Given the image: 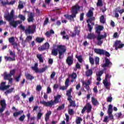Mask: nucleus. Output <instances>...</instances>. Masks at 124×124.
I'll list each match as a JSON object with an SVG mask.
<instances>
[{
    "label": "nucleus",
    "instance_id": "nucleus-1",
    "mask_svg": "<svg viewBox=\"0 0 124 124\" xmlns=\"http://www.w3.org/2000/svg\"><path fill=\"white\" fill-rule=\"evenodd\" d=\"M80 8H81V7L77 4L73 6L71 10L72 15L66 14L64 15V17H65V19L67 20L75 22V20L74 19V18H76V16L78 14V12L80 10Z\"/></svg>",
    "mask_w": 124,
    "mask_h": 124
},
{
    "label": "nucleus",
    "instance_id": "nucleus-2",
    "mask_svg": "<svg viewBox=\"0 0 124 124\" xmlns=\"http://www.w3.org/2000/svg\"><path fill=\"white\" fill-rule=\"evenodd\" d=\"M58 52H59V59L62 60L63 58L64 53L66 52V47L64 45H58L57 46V49H53L51 50V55L52 56H58Z\"/></svg>",
    "mask_w": 124,
    "mask_h": 124
},
{
    "label": "nucleus",
    "instance_id": "nucleus-3",
    "mask_svg": "<svg viewBox=\"0 0 124 124\" xmlns=\"http://www.w3.org/2000/svg\"><path fill=\"white\" fill-rule=\"evenodd\" d=\"M103 30H104V27L101 25L98 26L96 28L95 32L98 34L97 36V45L98 46H101V45H102V43H103V40L101 39H104V38L107 37V33L106 32H105L104 35H101V31H103Z\"/></svg>",
    "mask_w": 124,
    "mask_h": 124
},
{
    "label": "nucleus",
    "instance_id": "nucleus-4",
    "mask_svg": "<svg viewBox=\"0 0 124 124\" xmlns=\"http://www.w3.org/2000/svg\"><path fill=\"white\" fill-rule=\"evenodd\" d=\"M62 97V96L60 94L57 95L56 96L54 97V100H51L50 101H45L44 100L40 101V104L42 105H43L45 107H52L53 105L55 104H58V103H60V99Z\"/></svg>",
    "mask_w": 124,
    "mask_h": 124
},
{
    "label": "nucleus",
    "instance_id": "nucleus-5",
    "mask_svg": "<svg viewBox=\"0 0 124 124\" xmlns=\"http://www.w3.org/2000/svg\"><path fill=\"white\" fill-rule=\"evenodd\" d=\"M31 68L34 71H35V73H43V72H45L46 69L48 68V67L46 66L42 69L38 68V63H35L34 64V66H31Z\"/></svg>",
    "mask_w": 124,
    "mask_h": 124
},
{
    "label": "nucleus",
    "instance_id": "nucleus-6",
    "mask_svg": "<svg viewBox=\"0 0 124 124\" xmlns=\"http://www.w3.org/2000/svg\"><path fill=\"white\" fill-rule=\"evenodd\" d=\"M94 52L96 54H97V55H100V56H101L102 55L103 56H104V55H105L106 57H110V56H111V54H110L109 52H107L106 50H104L103 49L94 48Z\"/></svg>",
    "mask_w": 124,
    "mask_h": 124
},
{
    "label": "nucleus",
    "instance_id": "nucleus-7",
    "mask_svg": "<svg viewBox=\"0 0 124 124\" xmlns=\"http://www.w3.org/2000/svg\"><path fill=\"white\" fill-rule=\"evenodd\" d=\"M36 26L34 25L28 26V27L25 30V32L26 34H33L35 32Z\"/></svg>",
    "mask_w": 124,
    "mask_h": 124
},
{
    "label": "nucleus",
    "instance_id": "nucleus-8",
    "mask_svg": "<svg viewBox=\"0 0 124 124\" xmlns=\"http://www.w3.org/2000/svg\"><path fill=\"white\" fill-rule=\"evenodd\" d=\"M105 63L101 64V67L104 68V70L106 71V67H108V68H111L112 67V65H113V63L112 62H110V60L107 58H105Z\"/></svg>",
    "mask_w": 124,
    "mask_h": 124
},
{
    "label": "nucleus",
    "instance_id": "nucleus-9",
    "mask_svg": "<svg viewBox=\"0 0 124 124\" xmlns=\"http://www.w3.org/2000/svg\"><path fill=\"white\" fill-rule=\"evenodd\" d=\"M92 109H93L92 104L89 102H87L82 108L81 110V114H84L86 111L87 113H91L92 112Z\"/></svg>",
    "mask_w": 124,
    "mask_h": 124
},
{
    "label": "nucleus",
    "instance_id": "nucleus-10",
    "mask_svg": "<svg viewBox=\"0 0 124 124\" xmlns=\"http://www.w3.org/2000/svg\"><path fill=\"white\" fill-rule=\"evenodd\" d=\"M9 53L10 54V56H12L13 58L11 57L4 56V59L6 62H14L16 61V59H15V57H16L15 53L10 49L9 50Z\"/></svg>",
    "mask_w": 124,
    "mask_h": 124
},
{
    "label": "nucleus",
    "instance_id": "nucleus-11",
    "mask_svg": "<svg viewBox=\"0 0 124 124\" xmlns=\"http://www.w3.org/2000/svg\"><path fill=\"white\" fill-rule=\"evenodd\" d=\"M0 105L1 106V108H0V114L1 116H3V114L2 112L4 110H5V108H6V103L5 102V100H0Z\"/></svg>",
    "mask_w": 124,
    "mask_h": 124
},
{
    "label": "nucleus",
    "instance_id": "nucleus-12",
    "mask_svg": "<svg viewBox=\"0 0 124 124\" xmlns=\"http://www.w3.org/2000/svg\"><path fill=\"white\" fill-rule=\"evenodd\" d=\"M124 46V44L122 43L121 40L115 41L114 44H113V47H115V50H117L118 49H121Z\"/></svg>",
    "mask_w": 124,
    "mask_h": 124
},
{
    "label": "nucleus",
    "instance_id": "nucleus-13",
    "mask_svg": "<svg viewBox=\"0 0 124 124\" xmlns=\"http://www.w3.org/2000/svg\"><path fill=\"white\" fill-rule=\"evenodd\" d=\"M4 18L7 21H8V22H10V21L13 20V19H14V10H12L10 14L6 15Z\"/></svg>",
    "mask_w": 124,
    "mask_h": 124
},
{
    "label": "nucleus",
    "instance_id": "nucleus-14",
    "mask_svg": "<svg viewBox=\"0 0 124 124\" xmlns=\"http://www.w3.org/2000/svg\"><path fill=\"white\" fill-rule=\"evenodd\" d=\"M49 48H50V44H49V43L46 42L41 46H39L38 48V50L40 51V52H42V51H44L45 50H48Z\"/></svg>",
    "mask_w": 124,
    "mask_h": 124
},
{
    "label": "nucleus",
    "instance_id": "nucleus-15",
    "mask_svg": "<svg viewBox=\"0 0 124 124\" xmlns=\"http://www.w3.org/2000/svg\"><path fill=\"white\" fill-rule=\"evenodd\" d=\"M81 31L78 29V27L75 26L74 32H72V34L70 35L71 37H75L76 35H80V32Z\"/></svg>",
    "mask_w": 124,
    "mask_h": 124
},
{
    "label": "nucleus",
    "instance_id": "nucleus-16",
    "mask_svg": "<svg viewBox=\"0 0 124 124\" xmlns=\"http://www.w3.org/2000/svg\"><path fill=\"white\" fill-rule=\"evenodd\" d=\"M27 21L28 23H31L34 21V13L31 12L28 15Z\"/></svg>",
    "mask_w": 124,
    "mask_h": 124
},
{
    "label": "nucleus",
    "instance_id": "nucleus-17",
    "mask_svg": "<svg viewBox=\"0 0 124 124\" xmlns=\"http://www.w3.org/2000/svg\"><path fill=\"white\" fill-rule=\"evenodd\" d=\"M21 23H22V22L20 20H11L10 21L9 24L10 26H12L13 27V28H17L18 25H19V24H21Z\"/></svg>",
    "mask_w": 124,
    "mask_h": 124
},
{
    "label": "nucleus",
    "instance_id": "nucleus-18",
    "mask_svg": "<svg viewBox=\"0 0 124 124\" xmlns=\"http://www.w3.org/2000/svg\"><path fill=\"white\" fill-rule=\"evenodd\" d=\"M73 56H69L67 58V59L66 60V62L69 65V66H70L72 64H73Z\"/></svg>",
    "mask_w": 124,
    "mask_h": 124
},
{
    "label": "nucleus",
    "instance_id": "nucleus-19",
    "mask_svg": "<svg viewBox=\"0 0 124 124\" xmlns=\"http://www.w3.org/2000/svg\"><path fill=\"white\" fill-rule=\"evenodd\" d=\"M93 10H94V8L93 7L90 8V10L86 15V17H88V18H92V17L93 16Z\"/></svg>",
    "mask_w": 124,
    "mask_h": 124
},
{
    "label": "nucleus",
    "instance_id": "nucleus-20",
    "mask_svg": "<svg viewBox=\"0 0 124 124\" xmlns=\"http://www.w3.org/2000/svg\"><path fill=\"white\" fill-rule=\"evenodd\" d=\"M15 3V1H12L9 2L8 1V0H7L6 1L2 0L1 2V5H2V6H5V5H10L11 4H14Z\"/></svg>",
    "mask_w": 124,
    "mask_h": 124
},
{
    "label": "nucleus",
    "instance_id": "nucleus-21",
    "mask_svg": "<svg viewBox=\"0 0 124 124\" xmlns=\"http://www.w3.org/2000/svg\"><path fill=\"white\" fill-rule=\"evenodd\" d=\"M10 87V85H5V82H2L1 83L0 86V91H4V90H7L9 87Z\"/></svg>",
    "mask_w": 124,
    "mask_h": 124
},
{
    "label": "nucleus",
    "instance_id": "nucleus-22",
    "mask_svg": "<svg viewBox=\"0 0 124 124\" xmlns=\"http://www.w3.org/2000/svg\"><path fill=\"white\" fill-rule=\"evenodd\" d=\"M71 93H72V88H70L69 90L66 91V95L68 96L67 100H68V101H70L71 98H72Z\"/></svg>",
    "mask_w": 124,
    "mask_h": 124
},
{
    "label": "nucleus",
    "instance_id": "nucleus-23",
    "mask_svg": "<svg viewBox=\"0 0 124 124\" xmlns=\"http://www.w3.org/2000/svg\"><path fill=\"white\" fill-rule=\"evenodd\" d=\"M25 76L27 80H30V81H32L34 79V77L31 75V74L26 73L25 74Z\"/></svg>",
    "mask_w": 124,
    "mask_h": 124
},
{
    "label": "nucleus",
    "instance_id": "nucleus-24",
    "mask_svg": "<svg viewBox=\"0 0 124 124\" xmlns=\"http://www.w3.org/2000/svg\"><path fill=\"white\" fill-rule=\"evenodd\" d=\"M69 77H71L72 78V79L71 80V83H73V82H74V80H76V78H77V74L73 72L69 75Z\"/></svg>",
    "mask_w": 124,
    "mask_h": 124
},
{
    "label": "nucleus",
    "instance_id": "nucleus-25",
    "mask_svg": "<svg viewBox=\"0 0 124 124\" xmlns=\"http://www.w3.org/2000/svg\"><path fill=\"white\" fill-rule=\"evenodd\" d=\"M93 69H88L86 71L85 75L87 77H90V76H92V75H93Z\"/></svg>",
    "mask_w": 124,
    "mask_h": 124
},
{
    "label": "nucleus",
    "instance_id": "nucleus-26",
    "mask_svg": "<svg viewBox=\"0 0 124 124\" xmlns=\"http://www.w3.org/2000/svg\"><path fill=\"white\" fill-rule=\"evenodd\" d=\"M24 113V110H20L17 112H15L13 113V116L15 118H17L18 116H20V115H22Z\"/></svg>",
    "mask_w": 124,
    "mask_h": 124
},
{
    "label": "nucleus",
    "instance_id": "nucleus-27",
    "mask_svg": "<svg viewBox=\"0 0 124 124\" xmlns=\"http://www.w3.org/2000/svg\"><path fill=\"white\" fill-rule=\"evenodd\" d=\"M92 104L94 106H96V105H98V104H99V103L98 102V101H97L96 99H95V98H94V97H92Z\"/></svg>",
    "mask_w": 124,
    "mask_h": 124
},
{
    "label": "nucleus",
    "instance_id": "nucleus-28",
    "mask_svg": "<svg viewBox=\"0 0 124 124\" xmlns=\"http://www.w3.org/2000/svg\"><path fill=\"white\" fill-rule=\"evenodd\" d=\"M87 38L88 39H94L95 38V35H94V33H88Z\"/></svg>",
    "mask_w": 124,
    "mask_h": 124
},
{
    "label": "nucleus",
    "instance_id": "nucleus-29",
    "mask_svg": "<svg viewBox=\"0 0 124 124\" xmlns=\"http://www.w3.org/2000/svg\"><path fill=\"white\" fill-rule=\"evenodd\" d=\"M36 57L39 60L40 62H44V60L43 59V57H42V54H38L36 55Z\"/></svg>",
    "mask_w": 124,
    "mask_h": 124
},
{
    "label": "nucleus",
    "instance_id": "nucleus-30",
    "mask_svg": "<svg viewBox=\"0 0 124 124\" xmlns=\"http://www.w3.org/2000/svg\"><path fill=\"white\" fill-rule=\"evenodd\" d=\"M52 114V111H48L46 114L45 117V121L46 122H48L49 119H50V116Z\"/></svg>",
    "mask_w": 124,
    "mask_h": 124
},
{
    "label": "nucleus",
    "instance_id": "nucleus-31",
    "mask_svg": "<svg viewBox=\"0 0 124 124\" xmlns=\"http://www.w3.org/2000/svg\"><path fill=\"white\" fill-rule=\"evenodd\" d=\"M12 76L10 74H7L6 72L4 73V78L5 80L10 79Z\"/></svg>",
    "mask_w": 124,
    "mask_h": 124
},
{
    "label": "nucleus",
    "instance_id": "nucleus-32",
    "mask_svg": "<svg viewBox=\"0 0 124 124\" xmlns=\"http://www.w3.org/2000/svg\"><path fill=\"white\" fill-rule=\"evenodd\" d=\"M113 113V106L111 104L108 105V115H111Z\"/></svg>",
    "mask_w": 124,
    "mask_h": 124
},
{
    "label": "nucleus",
    "instance_id": "nucleus-33",
    "mask_svg": "<svg viewBox=\"0 0 124 124\" xmlns=\"http://www.w3.org/2000/svg\"><path fill=\"white\" fill-rule=\"evenodd\" d=\"M103 84H104V86L107 89H108V87L111 86V83L107 82V81L104 80L103 81Z\"/></svg>",
    "mask_w": 124,
    "mask_h": 124
},
{
    "label": "nucleus",
    "instance_id": "nucleus-34",
    "mask_svg": "<svg viewBox=\"0 0 124 124\" xmlns=\"http://www.w3.org/2000/svg\"><path fill=\"white\" fill-rule=\"evenodd\" d=\"M69 102L70 103V105L68 106V107H75V106H76L75 101L72 100L71 98V100L69 101Z\"/></svg>",
    "mask_w": 124,
    "mask_h": 124
},
{
    "label": "nucleus",
    "instance_id": "nucleus-35",
    "mask_svg": "<svg viewBox=\"0 0 124 124\" xmlns=\"http://www.w3.org/2000/svg\"><path fill=\"white\" fill-rule=\"evenodd\" d=\"M44 40H45V38L38 37H37L35 39V41L37 42V43H42Z\"/></svg>",
    "mask_w": 124,
    "mask_h": 124
},
{
    "label": "nucleus",
    "instance_id": "nucleus-36",
    "mask_svg": "<svg viewBox=\"0 0 124 124\" xmlns=\"http://www.w3.org/2000/svg\"><path fill=\"white\" fill-rule=\"evenodd\" d=\"M100 22L101 24H105V22H106V19L104 17V16L102 15L100 17Z\"/></svg>",
    "mask_w": 124,
    "mask_h": 124
},
{
    "label": "nucleus",
    "instance_id": "nucleus-37",
    "mask_svg": "<svg viewBox=\"0 0 124 124\" xmlns=\"http://www.w3.org/2000/svg\"><path fill=\"white\" fill-rule=\"evenodd\" d=\"M76 58L78 59L79 62L82 63L83 62V57L82 55H76Z\"/></svg>",
    "mask_w": 124,
    "mask_h": 124
},
{
    "label": "nucleus",
    "instance_id": "nucleus-38",
    "mask_svg": "<svg viewBox=\"0 0 124 124\" xmlns=\"http://www.w3.org/2000/svg\"><path fill=\"white\" fill-rule=\"evenodd\" d=\"M8 40H9V43L11 44V45H12V44H13L16 42H15V38H14V37H12L9 38Z\"/></svg>",
    "mask_w": 124,
    "mask_h": 124
},
{
    "label": "nucleus",
    "instance_id": "nucleus-39",
    "mask_svg": "<svg viewBox=\"0 0 124 124\" xmlns=\"http://www.w3.org/2000/svg\"><path fill=\"white\" fill-rule=\"evenodd\" d=\"M21 78V75H19L17 76H16L15 77V81L16 82V83H18L20 82V79Z\"/></svg>",
    "mask_w": 124,
    "mask_h": 124
},
{
    "label": "nucleus",
    "instance_id": "nucleus-40",
    "mask_svg": "<svg viewBox=\"0 0 124 124\" xmlns=\"http://www.w3.org/2000/svg\"><path fill=\"white\" fill-rule=\"evenodd\" d=\"M104 73V71L103 70L99 71L97 73H96V75L97 77H101V76H102V74Z\"/></svg>",
    "mask_w": 124,
    "mask_h": 124
},
{
    "label": "nucleus",
    "instance_id": "nucleus-41",
    "mask_svg": "<svg viewBox=\"0 0 124 124\" xmlns=\"http://www.w3.org/2000/svg\"><path fill=\"white\" fill-rule=\"evenodd\" d=\"M18 17L21 21H25L26 20V16L23 15L19 14Z\"/></svg>",
    "mask_w": 124,
    "mask_h": 124
},
{
    "label": "nucleus",
    "instance_id": "nucleus-42",
    "mask_svg": "<svg viewBox=\"0 0 124 124\" xmlns=\"http://www.w3.org/2000/svg\"><path fill=\"white\" fill-rule=\"evenodd\" d=\"M65 104H63L62 105L60 106L57 108V111H61V110H63L64 109Z\"/></svg>",
    "mask_w": 124,
    "mask_h": 124
},
{
    "label": "nucleus",
    "instance_id": "nucleus-43",
    "mask_svg": "<svg viewBox=\"0 0 124 124\" xmlns=\"http://www.w3.org/2000/svg\"><path fill=\"white\" fill-rule=\"evenodd\" d=\"M83 121L82 118L81 117H77L76 123L77 124H81V121Z\"/></svg>",
    "mask_w": 124,
    "mask_h": 124
},
{
    "label": "nucleus",
    "instance_id": "nucleus-44",
    "mask_svg": "<svg viewBox=\"0 0 124 124\" xmlns=\"http://www.w3.org/2000/svg\"><path fill=\"white\" fill-rule=\"evenodd\" d=\"M18 8H19V9H23V8H24V5L22 3V1H19Z\"/></svg>",
    "mask_w": 124,
    "mask_h": 124
},
{
    "label": "nucleus",
    "instance_id": "nucleus-45",
    "mask_svg": "<svg viewBox=\"0 0 124 124\" xmlns=\"http://www.w3.org/2000/svg\"><path fill=\"white\" fill-rule=\"evenodd\" d=\"M14 90V88H12L8 90H7L5 92V94H8V93H12L13 92Z\"/></svg>",
    "mask_w": 124,
    "mask_h": 124
},
{
    "label": "nucleus",
    "instance_id": "nucleus-46",
    "mask_svg": "<svg viewBox=\"0 0 124 124\" xmlns=\"http://www.w3.org/2000/svg\"><path fill=\"white\" fill-rule=\"evenodd\" d=\"M89 62L91 64H92V65H93V64H94V60L91 56L89 57Z\"/></svg>",
    "mask_w": 124,
    "mask_h": 124
},
{
    "label": "nucleus",
    "instance_id": "nucleus-47",
    "mask_svg": "<svg viewBox=\"0 0 124 124\" xmlns=\"http://www.w3.org/2000/svg\"><path fill=\"white\" fill-rule=\"evenodd\" d=\"M96 5L97 6H102L103 5L102 0H98Z\"/></svg>",
    "mask_w": 124,
    "mask_h": 124
},
{
    "label": "nucleus",
    "instance_id": "nucleus-48",
    "mask_svg": "<svg viewBox=\"0 0 124 124\" xmlns=\"http://www.w3.org/2000/svg\"><path fill=\"white\" fill-rule=\"evenodd\" d=\"M31 39H32V36L29 35L26 37L25 41H27V42H30V41H31Z\"/></svg>",
    "mask_w": 124,
    "mask_h": 124
},
{
    "label": "nucleus",
    "instance_id": "nucleus-49",
    "mask_svg": "<svg viewBox=\"0 0 124 124\" xmlns=\"http://www.w3.org/2000/svg\"><path fill=\"white\" fill-rule=\"evenodd\" d=\"M26 118V115L25 114L22 115L20 117V118H18L19 121L20 122H24V120H25V118Z\"/></svg>",
    "mask_w": 124,
    "mask_h": 124
},
{
    "label": "nucleus",
    "instance_id": "nucleus-50",
    "mask_svg": "<svg viewBox=\"0 0 124 124\" xmlns=\"http://www.w3.org/2000/svg\"><path fill=\"white\" fill-rule=\"evenodd\" d=\"M68 113L70 116H72V115L74 114V110L72 109H69L68 110Z\"/></svg>",
    "mask_w": 124,
    "mask_h": 124
},
{
    "label": "nucleus",
    "instance_id": "nucleus-51",
    "mask_svg": "<svg viewBox=\"0 0 124 124\" xmlns=\"http://www.w3.org/2000/svg\"><path fill=\"white\" fill-rule=\"evenodd\" d=\"M16 72V70L15 69L11 70L10 71V74L11 76H13V75H14L15 74Z\"/></svg>",
    "mask_w": 124,
    "mask_h": 124
},
{
    "label": "nucleus",
    "instance_id": "nucleus-52",
    "mask_svg": "<svg viewBox=\"0 0 124 124\" xmlns=\"http://www.w3.org/2000/svg\"><path fill=\"white\" fill-rule=\"evenodd\" d=\"M15 100H16V101H19L20 100V96L19 94L15 95L14 97Z\"/></svg>",
    "mask_w": 124,
    "mask_h": 124
},
{
    "label": "nucleus",
    "instance_id": "nucleus-53",
    "mask_svg": "<svg viewBox=\"0 0 124 124\" xmlns=\"http://www.w3.org/2000/svg\"><path fill=\"white\" fill-rule=\"evenodd\" d=\"M65 86H66L67 88L69 86V78H67L65 82Z\"/></svg>",
    "mask_w": 124,
    "mask_h": 124
},
{
    "label": "nucleus",
    "instance_id": "nucleus-54",
    "mask_svg": "<svg viewBox=\"0 0 124 124\" xmlns=\"http://www.w3.org/2000/svg\"><path fill=\"white\" fill-rule=\"evenodd\" d=\"M12 46H13L14 49H17L18 47V43H17L16 42L14 44H12Z\"/></svg>",
    "mask_w": 124,
    "mask_h": 124
},
{
    "label": "nucleus",
    "instance_id": "nucleus-55",
    "mask_svg": "<svg viewBox=\"0 0 124 124\" xmlns=\"http://www.w3.org/2000/svg\"><path fill=\"white\" fill-rule=\"evenodd\" d=\"M94 20H95V18L94 17H91V18L87 20V23H92V21H94Z\"/></svg>",
    "mask_w": 124,
    "mask_h": 124
},
{
    "label": "nucleus",
    "instance_id": "nucleus-56",
    "mask_svg": "<svg viewBox=\"0 0 124 124\" xmlns=\"http://www.w3.org/2000/svg\"><path fill=\"white\" fill-rule=\"evenodd\" d=\"M55 76H56V72L55 71L52 72L50 75L51 79H54V78H55Z\"/></svg>",
    "mask_w": 124,
    "mask_h": 124
},
{
    "label": "nucleus",
    "instance_id": "nucleus-57",
    "mask_svg": "<svg viewBox=\"0 0 124 124\" xmlns=\"http://www.w3.org/2000/svg\"><path fill=\"white\" fill-rule=\"evenodd\" d=\"M87 27L88 28V30L90 32H92V30H93V27H92V25H91V24H90V23H88Z\"/></svg>",
    "mask_w": 124,
    "mask_h": 124
},
{
    "label": "nucleus",
    "instance_id": "nucleus-58",
    "mask_svg": "<svg viewBox=\"0 0 124 124\" xmlns=\"http://www.w3.org/2000/svg\"><path fill=\"white\" fill-rule=\"evenodd\" d=\"M82 84L85 85V86H89V85H91V82L90 81V80H87V82L83 81Z\"/></svg>",
    "mask_w": 124,
    "mask_h": 124
},
{
    "label": "nucleus",
    "instance_id": "nucleus-59",
    "mask_svg": "<svg viewBox=\"0 0 124 124\" xmlns=\"http://www.w3.org/2000/svg\"><path fill=\"white\" fill-rule=\"evenodd\" d=\"M42 89V87H41V85H39L36 86V90L38 92H40V91H41Z\"/></svg>",
    "mask_w": 124,
    "mask_h": 124
},
{
    "label": "nucleus",
    "instance_id": "nucleus-60",
    "mask_svg": "<svg viewBox=\"0 0 124 124\" xmlns=\"http://www.w3.org/2000/svg\"><path fill=\"white\" fill-rule=\"evenodd\" d=\"M95 64L96 65H98V64H99V58H98V57H96L95 58Z\"/></svg>",
    "mask_w": 124,
    "mask_h": 124
},
{
    "label": "nucleus",
    "instance_id": "nucleus-61",
    "mask_svg": "<svg viewBox=\"0 0 124 124\" xmlns=\"http://www.w3.org/2000/svg\"><path fill=\"white\" fill-rule=\"evenodd\" d=\"M42 115H43V113L41 112H38L37 113V119L38 120H40L41 119V117H42Z\"/></svg>",
    "mask_w": 124,
    "mask_h": 124
},
{
    "label": "nucleus",
    "instance_id": "nucleus-62",
    "mask_svg": "<svg viewBox=\"0 0 124 124\" xmlns=\"http://www.w3.org/2000/svg\"><path fill=\"white\" fill-rule=\"evenodd\" d=\"M49 23V18L46 17L44 22V26H46Z\"/></svg>",
    "mask_w": 124,
    "mask_h": 124
},
{
    "label": "nucleus",
    "instance_id": "nucleus-63",
    "mask_svg": "<svg viewBox=\"0 0 124 124\" xmlns=\"http://www.w3.org/2000/svg\"><path fill=\"white\" fill-rule=\"evenodd\" d=\"M85 15V14L84 13H82L80 15V21H83L84 19V16Z\"/></svg>",
    "mask_w": 124,
    "mask_h": 124
},
{
    "label": "nucleus",
    "instance_id": "nucleus-64",
    "mask_svg": "<svg viewBox=\"0 0 124 124\" xmlns=\"http://www.w3.org/2000/svg\"><path fill=\"white\" fill-rule=\"evenodd\" d=\"M76 68L77 69H81V65H80V64H79L78 62H77L76 64Z\"/></svg>",
    "mask_w": 124,
    "mask_h": 124
}]
</instances>
